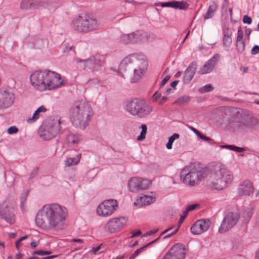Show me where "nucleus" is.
Wrapping results in <instances>:
<instances>
[{"label":"nucleus","mask_w":259,"mask_h":259,"mask_svg":"<svg viewBox=\"0 0 259 259\" xmlns=\"http://www.w3.org/2000/svg\"><path fill=\"white\" fill-rule=\"evenodd\" d=\"M213 87L210 84H207L199 89V91L201 93H205L212 90Z\"/></svg>","instance_id":"43"},{"label":"nucleus","mask_w":259,"mask_h":259,"mask_svg":"<svg viewBox=\"0 0 259 259\" xmlns=\"http://www.w3.org/2000/svg\"><path fill=\"white\" fill-rule=\"evenodd\" d=\"M141 234V232L140 231H137L136 232H134V233H133L132 238L138 236L140 235Z\"/></svg>","instance_id":"62"},{"label":"nucleus","mask_w":259,"mask_h":259,"mask_svg":"<svg viewBox=\"0 0 259 259\" xmlns=\"http://www.w3.org/2000/svg\"><path fill=\"white\" fill-rule=\"evenodd\" d=\"M119 40L120 42L124 45L135 44L133 33L128 34H122L120 35Z\"/></svg>","instance_id":"29"},{"label":"nucleus","mask_w":259,"mask_h":259,"mask_svg":"<svg viewBox=\"0 0 259 259\" xmlns=\"http://www.w3.org/2000/svg\"><path fill=\"white\" fill-rule=\"evenodd\" d=\"M218 8V4L217 2H213L212 4L209 6V8L204 16L205 19L211 18L214 14Z\"/></svg>","instance_id":"30"},{"label":"nucleus","mask_w":259,"mask_h":259,"mask_svg":"<svg viewBox=\"0 0 259 259\" xmlns=\"http://www.w3.org/2000/svg\"><path fill=\"white\" fill-rule=\"evenodd\" d=\"M156 241V240L153 241H152L150 243H149L148 244H147V245L141 247L140 248L136 250L134 252V253L130 256V259H134L136 256H137L138 255H139L141 252H142L145 249L150 246V245H151L152 244H153L154 242H155Z\"/></svg>","instance_id":"33"},{"label":"nucleus","mask_w":259,"mask_h":259,"mask_svg":"<svg viewBox=\"0 0 259 259\" xmlns=\"http://www.w3.org/2000/svg\"><path fill=\"white\" fill-rule=\"evenodd\" d=\"M46 84V90H52L63 86L66 83L64 79L55 72L49 70Z\"/></svg>","instance_id":"11"},{"label":"nucleus","mask_w":259,"mask_h":259,"mask_svg":"<svg viewBox=\"0 0 259 259\" xmlns=\"http://www.w3.org/2000/svg\"><path fill=\"white\" fill-rule=\"evenodd\" d=\"M33 48L39 49L43 47L44 41L41 40L37 41L34 45Z\"/></svg>","instance_id":"46"},{"label":"nucleus","mask_w":259,"mask_h":259,"mask_svg":"<svg viewBox=\"0 0 259 259\" xmlns=\"http://www.w3.org/2000/svg\"><path fill=\"white\" fill-rule=\"evenodd\" d=\"M187 212H185V211H184L183 214L181 215L180 217V220L179 221V224H182L184 222V220L185 219V218L187 217Z\"/></svg>","instance_id":"51"},{"label":"nucleus","mask_w":259,"mask_h":259,"mask_svg":"<svg viewBox=\"0 0 259 259\" xmlns=\"http://www.w3.org/2000/svg\"><path fill=\"white\" fill-rule=\"evenodd\" d=\"M50 253H51V252L49 251H44L42 250H38L33 251V259H40V257L35 256L34 255V254L43 256V255L49 254Z\"/></svg>","instance_id":"41"},{"label":"nucleus","mask_w":259,"mask_h":259,"mask_svg":"<svg viewBox=\"0 0 259 259\" xmlns=\"http://www.w3.org/2000/svg\"><path fill=\"white\" fill-rule=\"evenodd\" d=\"M251 18L247 15H245L243 17V22L244 23L250 24L251 23Z\"/></svg>","instance_id":"47"},{"label":"nucleus","mask_w":259,"mask_h":259,"mask_svg":"<svg viewBox=\"0 0 259 259\" xmlns=\"http://www.w3.org/2000/svg\"><path fill=\"white\" fill-rule=\"evenodd\" d=\"M188 6V4L186 2L179 1L163 3L161 4V7H170L180 10H186Z\"/></svg>","instance_id":"26"},{"label":"nucleus","mask_w":259,"mask_h":259,"mask_svg":"<svg viewBox=\"0 0 259 259\" xmlns=\"http://www.w3.org/2000/svg\"><path fill=\"white\" fill-rule=\"evenodd\" d=\"M28 237V236H25L21 237L18 241L16 242V247L17 249H19L20 242Z\"/></svg>","instance_id":"50"},{"label":"nucleus","mask_w":259,"mask_h":259,"mask_svg":"<svg viewBox=\"0 0 259 259\" xmlns=\"http://www.w3.org/2000/svg\"><path fill=\"white\" fill-rule=\"evenodd\" d=\"M29 191V190H27L21 194L20 207L23 211L24 210V202L27 199Z\"/></svg>","instance_id":"39"},{"label":"nucleus","mask_w":259,"mask_h":259,"mask_svg":"<svg viewBox=\"0 0 259 259\" xmlns=\"http://www.w3.org/2000/svg\"><path fill=\"white\" fill-rule=\"evenodd\" d=\"M236 49L238 53H242L245 49V42L244 41H236Z\"/></svg>","instance_id":"40"},{"label":"nucleus","mask_w":259,"mask_h":259,"mask_svg":"<svg viewBox=\"0 0 259 259\" xmlns=\"http://www.w3.org/2000/svg\"><path fill=\"white\" fill-rule=\"evenodd\" d=\"M94 63V71H98L103 68L104 57L100 55L92 56Z\"/></svg>","instance_id":"28"},{"label":"nucleus","mask_w":259,"mask_h":259,"mask_svg":"<svg viewBox=\"0 0 259 259\" xmlns=\"http://www.w3.org/2000/svg\"><path fill=\"white\" fill-rule=\"evenodd\" d=\"M259 124L258 119L252 116L247 115L244 116L240 122H235L234 126L238 130L245 131L246 129H255Z\"/></svg>","instance_id":"12"},{"label":"nucleus","mask_w":259,"mask_h":259,"mask_svg":"<svg viewBox=\"0 0 259 259\" xmlns=\"http://www.w3.org/2000/svg\"><path fill=\"white\" fill-rule=\"evenodd\" d=\"M201 139L205 141L206 142H209L211 141V139L209 137H206L205 136L200 134V136L198 137Z\"/></svg>","instance_id":"55"},{"label":"nucleus","mask_w":259,"mask_h":259,"mask_svg":"<svg viewBox=\"0 0 259 259\" xmlns=\"http://www.w3.org/2000/svg\"><path fill=\"white\" fill-rule=\"evenodd\" d=\"M62 124L60 116L53 115L49 116L39 127L38 135L44 140H52L63 133Z\"/></svg>","instance_id":"5"},{"label":"nucleus","mask_w":259,"mask_h":259,"mask_svg":"<svg viewBox=\"0 0 259 259\" xmlns=\"http://www.w3.org/2000/svg\"><path fill=\"white\" fill-rule=\"evenodd\" d=\"M93 115L91 106L83 101L75 102L70 108L68 114L73 125L81 130L88 126Z\"/></svg>","instance_id":"4"},{"label":"nucleus","mask_w":259,"mask_h":259,"mask_svg":"<svg viewBox=\"0 0 259 259\" xmlns=\"http://www.w3.org/2000/svg\"><path fill=\"white\" fill-rule=\"evenodd\" d=\"M76 62L83 63V65L84 67H88L94 71V63L92 57L86 60L77 59Z\"/></svg>","instance_id":"32"},{"label":"nucleus","mask_w":259,"mask_h":259,"mask_svg":"<svg viewBox=\"0 0 259 259\" xmlns=\"http://www.w3.org/2000/svg\"><path fill=\"white\" fill-rule=\"evenodd\" d=\"M19 130L16 126H12L8 128L7 132L10 135L16 134L18 132Z\"/></svg>","instance_id":"44"},{"label":"nucleus","mask_w":259,"mask_h":259,"mask_svg":"<svg viewBox=\"0 0 259 259\" xmlns=\"http://www.w3.org/2000/svg\"><path fill=\"white\" fill-rule=\"evenodd\" d=\"M82 140L81 135L72 132H69L66 137V144L71 147L78 145Z\"/></svg>","instance_id":"24"},{"label":"nucleus","mask_w":259,"mask_h":259,"mask_svg":"<svg viewBox=\"0 0 259 259\" xmlns=\"http://www.w3.org/2000/svg\"><path fill=\"white\" fill-rule=\"evenodd\" d=\"M156 200V198L154 194L141 195L137 197L134 205L138 207H141L143 205H148Z\"/></svg>","instance_id":"22"},{"label":"nucleus","mask_w":259,"mask_h":259,"mask_svg":"<svg viewBox=\"0 0 259 259\" xmlns=\"http://www.w3.org/2000/svg\"><path fill=\"white\" fill-rule=\"evenodd\" d=\"M127 221V219L124 217L112 219L106 224L105 229L108 232L113 233L122 228Z\"/></svg>","instance_id":"17"},{"label":"nucleus","mask_w":259,"mask_h":259,"mask_svg":"<svg viewBox=\"0 0 259 259\" xmlns=\"http://www.w3.org/2000/svg\"><path fill=\"white\" fill-rule=\"evenodd\" d=\"M118 207L117 202L115 199L104 201L97 207V213L99 215L106 217L110 215Z\"/></svg>","instance_id":"10"},{"label":"nucleus","mask_w":259,"mask_h":259,"mask_svg":"<svg viewBox=\"0 0 259 259\" xmlns=\"http://www.w3.org/2000/svg\"><path fill=\"white\" fill-rule=\"evenodd\" d=\"M220 58V55L219 54L214 55L211 59L208 60L199 68L198 73L200 74H204L211 72L215 64L217 63Z\"/></svg>","instance_id":"21"},{"label":"nucleus","mask_w":259,"mask_h":259,"mask_svg":"<svg viewBox=\"0 0 259 259\" xmlns=\"http://www.w3.org/2000/svg\"><path fill=\"white\" fill-rule=\"evenodd\" d=\"M179 135L175 133L172 136L168 138V141L166 144V147L168 149H170L172 148V145L175 140L179 138Z\"/></svg>","instance_id":"36"},{"label":"nucleus","mask_w":259,"mask_h":259,"mask_svg":"<svg viewBox=\"0 0 259 259\" xmlns=\"http://www.w3.org/2000/svg\"><path fill=\"white\" fill-rule=\"evenodd\" d=\"M158 231V229H155L154 230L150 231L146 233L143 236L147 237L148 236L152 235L155 234Z\"/></svg>","instance_id":"53"},{"label":"nucleus","mask_w":259,"mask_h":259,"mask_svg":"<svg viewBox=\"0 0 259 259\" xmlns=\"http://www.w3.org/2000/svg\"><path fill=\"white\" fill-rule=\"evenodd\" d=\"M243 33L241 30V27H239L237 31V37L236 41H243Z\"/></svg>","instance_id":"45"},{"label":"nucleus","mask_w":259,"mask_h":259,"mask_svg":"<svg viewBox=\"0 0 259 259\" xmlns=\"http://www.w3.org/2000/svg\"><path fill=\"white\" fill-rule=\"evenodd\" d=\"M210 222L208 219H202L196 221L191 227V231L195 235L201 234L206 232L209 228Z\"/></svg>","instance_id":"19"},{"label":"nucleus","mask_w":259,"mask_h":259,"mask_svg":"<svg viewBox=\"0 0 259 259\" xmlns=\"http://www.w3.org/2000/svg\"><path fill=\"white\" fill-rule=\"evenodd\" d=\"M132 33L135 44H145L155 39V35L152 33L143 30H137Z\"/></svg>","instance_id":"18"},{"label":"nucleus","mask_w":259,"mask_h":259,"mask_svg":"<svg viewBox=\"0 0 259 259\" xmlns=\"http://www.w3.org/2000/svg\"><path fill=\"white\" fill-rule=\"evenodd\" d=\"M186 253L185 245L181 243H177L169 250L162 259H184Z\"/></svg>","instance_id":"13"},{"label":"nucleus","mask_w":259,"mask_h":259,"mask_svg":"<svg viewBox=\"0 0 259 259\" xmlns=\"http://www.w3.org/2000/svg\"><path fill=\"white\" fill-rule=\"evenodd\" d=\"M191 130L198 136L199 137L200 135V133L198 132L197 130H196L194 127H191Z\"/></svg>","instance_id":"61"},{"label":"nucleus","mask_w":259,"mask_h":259,"mask_svg":"<svg viewBox=\"0 0 259 259\" xmlns=\"http://www.w3.org/2000/svg\"><path fill=\"white\" fill-rule=\"evenodd\" d=\"M240 219L239 213L235 211L228 212L224 217L218 232L222 234L233 228L238 222Z\"/></svg>","instance_id":"8"},{"label":"nucleus","mask_w":259,"mask_h":259,"mask_svg":"<svg viewBox=\"0 0 259 259\" xmlns=\"http://www.w3.org/2000/svg\"><path fill=\"white\" fill-rule=\"evenodd\" d=\"M125 110L132 115L144 118L151 113L152 107L145 100L134 99L126 102Z\"/></svg>","instance_id":"7"},{"label":"nucleus","mask_w":259,"mask_h":259,"mask_svg":"<svg viewBox=\"0 0 259 259\" xmlns=\"http://www.w3.org/2000/svg\"><path fill=\"white\" fill-rule=\"evenodd\" d=\"M0 218L4 219L10 224H13L15 222L14 208L11 206L3 203L0 204Z\"/></svg>","instance_id":"16"},{"label":"nucleus","mask_w":259,"mask_h":259,"mask_svg":"<svg viewBox=\"0 0 259 259\" xmlns=\"http://www.w3.org/2000/svg\"><path fill=\"white\" fill-rule=\"evenodd\" d=\"M259 53V47L257 45L254 46L251 50V53L253 55L257 54Z\"/></svg>","instance_id":"48"},{"label":"nucleus","mask_w":259,"mask_h":259,"mask_svg":"<svg viewBox=\"0 0 259 259\" xmlns=\"http://www.w3.org/2000/svg\"><path fill=\"white\" fill-rule=\"evenodd\" d=\"M147 62L142 55L133 54L125 57L119 66V72L122 77L136 82L142 77Z\"/></svg>","instance_id":"3"},{"label":"nucleus","mask_w":259,"mask_h":259,"mask_svg":"<svg viewBox=\"0 0 259 259\" xmlns=\"http://www.w3.org/2000/svg\"><path fill=\"white\" fill-rule=\"evenodd\" d=\"M190 100V97L188 96H183L178 98L175 103L178 105H183L188 103Z\"/></svg>","instance_id":"38"},{"label":"nucleus","mask_w":259,"mask_h":259,"mask_svg":"<svg viewBox=\"0 0 259 259\" xmlns=\"http://www.w3.org/2000/svg\"><path fill=\"white\" fill-rule=\"evenodd\" d=\"M252 209L251 207H249L246 208L243 213V217L244 220L248 221L250 220L252 215Z\"/></svg>","instance_id":"37"},{"label":"nucleus","mask_w":259,"mask_h":259,"mask_svg":"<svg viewBox=\"0 0 259 259\" xmlns=\"http://www.w3.org/2000/svg\"><path fill=\"white\" fill-rule=\"evenodd\" d=\"M100 25L98 21L88 15H79L72 21V28L78 32H88L97 29Z\"/></svg>","instance_id":"6"},{"label":"nucleus","mask_w":259,"mask_h":259,"mask_svg":"<svg viewBox=\"0 0 259 259\" xmlns=\"http://www.w3.org/2000/svg\"><path fill=\"white\" fill-rule=\"evenodd\" d=\"M233 178V172L221 164L204 168L191 165L183 168L180 174V181L186 186H195L206 179L210 187L217 190H222L228 187Z\"/></svg>","instance_id":"1"},{"label":"nucleus","mask_w":259,"mask_h":259,"mask_svg":"<svg viewBox=\"0 0 259 259\" xmlns=\"http://www.w3.org/2000/svg\"><path fill=\"white\" fill-rule=\"evenodd\" d=\"M140 128L142 130L140 135L137 137V140L143 141L145 139L146 135L147 134V127L146 124H142L140 126Z\"/></svg>","instance_id":"35"},{"label":"nucleus","mask_w":259,"mask_h":259,"mask_svg":"<svg viewBox=\"0 0 259 259\" xmlns=\"http://www.w3.org/2000/svg\"><path fill=\"white\" fill-rule=\"evenodd\" d=\"M179 82V81L178 80H175V81H172L171 83H170V86L173 88H175L177 85L178 84Z\"/></svg>","instance_id":"59"},{"label":"nucleus","mask_w":259,"mask_h":259,"mask_svg":"<svg viewBox=\"0 0 259 259\" xmlns=\"http://www.w3.org/2000/svg\"><path fill=\"white\" fill-rule=\"evenodd\" d=\"M150 184L149 180L138 177L132 178L128 181L129 190L133 192L146 189Z\"/></svg>","instance_id":"14"},{"label":"nucleus","mask_w":259,"mask_h":259,"mask_svg":"<svg viewBox=\"0 0 259 259\" xmlns=\"http://www.w3.org/2000/svg\"><path fill=\"white\" fill-rule=\"evenodd\" d=\"M68 216L66 207L57 203L44 205L36 213V226L47 230L59 231L65 226Z\"/></svg>","instance_id":"2"},{"label":"nucleus","mask_w":259,"mask_h":259,"mask_svg":"<svg viewBox=\"0 0 259 259\" xmlns=\"http://www.w3.org/2000/svg\"><path fill=\"white\" fill-rule=\"evenodd\" d=\"M224 37L223 39V44L224 47L227 49H229L232 44V32L231 30L229 28H225L223 30Z\"/></svg>","instance_id":"27"},{"label":"nucleus","mask_w":259,"mask_h":259,"mask_svg":"<svg viewBox=\"0 0 259 259\" xmlns=\"http://www.w3.org/2000/svg\"><path fill=\"white\" fill-rule=\"evenodd\" d=\"M100 246H98L96 247H94L92 249V252L94 253H96L98 251H99L100 249Z\"/></svg>","instance_id":"63"},{"label":"nucleus","mask_w":259,"mask_h":259,"mask_svg":"<svg viewBox=\"0 0 259 259\" xmlns=\"http://www.w3.org/2000/svg\"><path fill=\"white\" fill-rule=\"evenodd\" d=\"M167 100V97L163 96L160 100L159 104H163L165 101Z\"/></svg>","instance_id":"58"},{"label":"nucleus","mask_w":259,"mask_h":259,"mask_svg":"<svg viewBox=\"0 0 259 259\" xmlns=\"http://www.w3.org/2000/svg\"><path fill=\"white\" fill-rule=\"evenodd\" d=\"M197 205H198L196 204L189 205L186 208V210H185V211L187 212V213H188V211L195 209L196 207L197 206Z\"/></svg>","instance_id":"49"},{"label":"nucleus","mask_w":259,"mask_h":259,"mask_svg":"<svg viewBox=\"0 0 259 259\" xmlns=\"http://www.w3.org/2000/svg\"><path fill=\"white\" fill-rule=\"evenodd\" d=\"M69 152V156L66 158L64 162L65 166L71 167L78 164L80 160L81 154L77 153L74 156V150H70Z\"/></svg>","instance_id":"25"},{"label":"nucleus","mask_w":259,"mask_h":259,"mask_svg":"<svg viewBox=\"0 0 259 259\" xmlns=\"http://www.w3.org/2000/svg\"><path fill=\"white\" fill-rule=\"evenodd\" d=\"M251 32V30L250 29H246L245 34L246 36L247 37L248 39H249V35Z\"/></svg>","instance_id":"57"},{"label":"nucleus","mask_w":259,"mask_h":259,"mask_svg":"<svg viewBox=\"0 0 259 259\" xmlns=\"http://www.w3.org/2000/svg\"><path fill=\"white\" fill-rule=\"evenodd\" d=\"M197 69V63L192 62L186 70L183 76V82L185 84L189 83L194 77Z\"/></svg>","instance_id":"23"},{"label":"nucleus","mask_w":259,"mask_h":259,"mask_svg":"<svg viewBox=\"0 0 259 259\" xmlns=\"http://www.w3.org/2000/svg\"><path fill=\"white\" fill-rule=\"evenodd\" d=\"M49 70L37 69L33 72V87L40 92L46 91V84Z\"/></svg>","instance_id":"9"},{"label":"nucleus","mask_w":259,"mask_h":259,"mask_svg":"<svg viewBox=\"0 0 259 259\" xmlns=\"http://www.w3.org/2000/svg\"><path fill=\"white\" fill-rule=\"evenodd\" d=\"M15 95L6 89H0V110L6 109L14 103Z\"/></svg>","instance_id":"15"},{"label":"nucleus","mask_w":259,"mask_h":259,"mask_svg":"<svg viewBox=\"0 0 259 259\" xmlns=\"http://www.w3.org/2000/svg\"><path fill=\"white\" fill-rule=\"evenodd\" d=\"M56 257V255H50L46 257H40V259H53Z\"/></svg>","instance_id":"60"},{"label":"nucleus","mask_w":259,"mask_h":259,"mask_svg":"<svg viewBox=\"0 0 259 259\" xmlns=\"http://www.w3.org/2000/svg\"><path fill=\"white\" fill-rule=\"evenodd\" d=\"M254 191L252 183L248 180H245L238 185L237 194L240 196H249Z\"/></svg>","instance_id":"20"},{"label":"nucleus","mask_w":259,"mask_h":259,"mask_svg":"<svg viewBox=\"0 0 259 259\" xmlns=\"http://www.w3.org/2000/svg\"><path fill=\"white\" fill-rule=\"evenodd\" d=\"M32 5V0H23L21 3V8L23 9H28Z\"/></svg>","instance_id":"42"},{"label":"nucleus","mask_w":259,"mask_h":259,"mask_svg":"<svg viewBox=\"0 0 259 259\" xmlns=\"http://www.w3.org/2000/svg\"><path fill=\"white\" fill-rule=\"evenodd\" d=\"M170 76L167 75L160 82V87H163L166 82L169 79Z\"/></svg>","instance_id":"52"},{"label":"nucleus","mask_w":259,"mask_h":259,"mask_svg":"<svg viewBox=\"0 0 259 259\" xmlns=\"http://www.w3.org/2000/svg\"><path fill=\"white\" fill-rule=\"evenodd\" d=\"M47 111L46 107L42 105L38 107L33 113V121L42 117V114Z\"/></svg>","instance_id":"31"},{"label":"nucleus","mask_w":259,"mask_h":259,"mask_svg":"<svg viewBox=\"0 0 259 259\" xmlns=\"http://www.w3.org/2000/svg\"><path fill=\"white\" fill-rule=\"evenodd\" d=\"M161 96L160 94L158 93L157 92L155 93L152 97L153 101L155 102L158 99L160 98Z\"/></svg>","instance_id":"54"},{"label":"nucleus","mask_w":259,"mask_h":259,"mask_svg":"<svg viewBox=\"0 0 259 259\" xmlns=\"http://www.w3.org/2000/svg\"><path fill=\"white\" fill-rule=\"evenodd\" d=\"M25 121L27 123H30L32 121V117H28L25 119Z\"/></svg>","instance_id":"64"},{"label":"nucleus","mask_w":259,"mask_h":259,"mask_svg":"<svg viewBox=\"0 0 259 259\" xmlns=\"http://www.w3.org/2000/svg\"><path fill=\"white\" fill-rule=\"evenodd\" d=\"M221 147L223 148H226L237 152H241L244 151V149L243 148L239 147L233 145H222Z\"/></svg>","instance_id":"34"},{"label":"nucleus","mask_w":259,"mask_h":259,"mask_svg":"<svg viewBox=\"0 0 259 259\" xmlns=\"http://www.w3.org/2000/svg\"><path fill=\"white\" fill-rule=\"evenodd\" d=\"M178 230V229H177L176 230H175L174 231H173L172 232H171L170 234L165 236L164 237H163V239H167V238H170V237H171L174 234H175Z\"/></svg>","instance_id":"56"}]
</instances>
